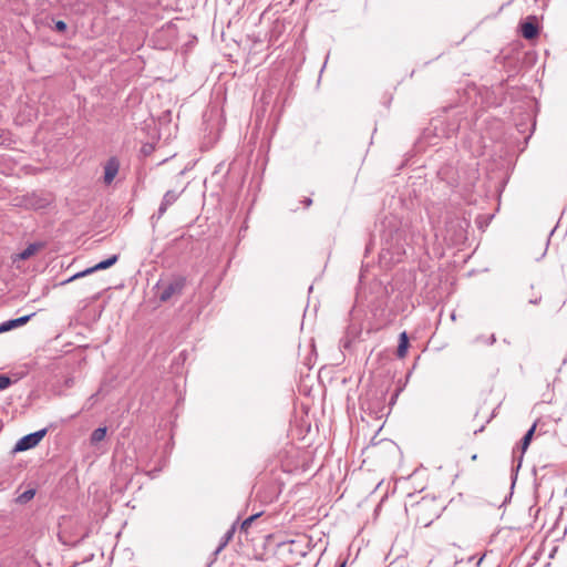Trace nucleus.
Instances as JSON below:
<instances>
[{"label":"nucleus","instance_id":"nucleus-10","mask_svg":"<svg viewBox=\"0 0 567 567\" xmlns=\"http://www.w3.org/2000/svg\"><path fill=\"white\" fill-rule=\"evenodd\" d=\"M535 430H536V424H534L527 432L526 434L524 435V437L522 439V442H520V456H519V464L518 466L520 465V462H522V458H523V455L524 453L527 451L530 442H532V439H533V435L535 433Z\"/></svg>","mask_w":567,"mask_h":567},{"label":"nucleus","instance_id":"nucleus-12","mask_svg":"<svg viewBox=\"0 0 567 567\" xmlns=\"http://www.w3.org/2000/svg\"><path fill=\"white\" fill-rule=\"evenodd\" d=\"M106 436V427H97L93 431L91 434V443L97 444L99 442L103 441Z\"/></svg>","mask_w":567,"mask_h":567},{"label":"nucleus","instance_id":"nucleus-21","mask_svg":"<svg viewBox=\"0 0 567 567\" xmlns=\"http://www.w3.org/2000/svg\"><path fill=\"white\" fill-rule=\"evenodd\" d=\"M433 518H434V517L430 518L429 520H425V519H424V520H421V519H420V522H421V523H423V524H424V526H429V525L433 522Z\"/></svg>","mask_w":567,"mask_h":567},{"label":"nucleus","instance_id":"nucleus-20","mask_svg":"<svg viewBox=\"0 0 567 567\" xmlns=\"http://www.w3.org/2000/svg\"><path fill=\"white\" fill-rule=\"evenodd\" d=\"M47 204H49V200H47V202H45V204H42V203H41V200H40V199H38L37 207H38V209H39V208L44 207Z\"/></svg>","mask_w":567,"mask_h":567},{"label":"nucleus","instance_id":"nucleus-7","mask_svg":"<svg viewBox=\"0 0 567 567\" xmlns=\"http://www.w3.org/2000/svg\"><path fill=\"white\" fill-rule=\"evenodd\" d=\"M520 32L525 39L532 40L538 34V27L532 20H527L520 24Z\"/></svg>","mask_w":567,"mask_h":567},{"label":"nucleus","instance_id":"nucleus-1","mask_svg":"<svg viewBox=\"0 0 567 567\" xmlns=\"http://www.w3.org/2000/svg\"><path fill=\"white\" fill-rule=\"evenodd\" d=\"M185 286V279L184 278H175L166 284H163L161 287V291L158 295V298L161 301L166 302L172 297L178 296L182 293Z\"/></svg>","mask_w":567,"mask_h":567},{"label":"nucleus","instance_id":"nucleus-2","mask_svg":"<svg viewBox=\"0 0 567 567\" xmlns=\"http://www.w3.org/2000/svg\"><path fill=\"white\" fill-rule=\"evenodd\" d=\"M117 259H118L117 255H113L110 258H107V259H105L103 261H100L94 267L87 268L86 270L78 272V274L73 275L72 277L61 281L60 285H65L68 282L73 281L76 278H80V277H83L85 275L92 274V272H94L96 270L107 269L109 267L113 266L117 261Z\"/></svg>","mask_w":567,"mask_h":567},{"label":"nucleus","instance_id":"nucleus-22","mask_svg":"<svg viewBox=\"0 0 567 567\" xmlns=\"http://www.w3.org/2000/svg\"><path fill=\"white\" fill-rule=\"evenodd\" d=\"M495 340H496V339H495V336H494V334H492V336L488 338L487 343H488V344H493V343L495 342Z\"/></svg>","mask_w":567,"mask_h":567},{"label":"nucleus","instance_id":"nucleus-16","mask_svg":"<svg viewBox=\"0 0 567 567\" xmlns=\"http://www.w3.org/2000/svg\"><path fill=\"white\" fill-rule=\"evenodd\" d=\"M429 505H430V502L423 501V502L419 503L417 509L420 512H423L429 507Z\"/></svg>","mask_w":567,"mask_h":567},{"label":"nucleus","instance_id":"nucleus-6","mask_svg":"<svg viewBox=\"0 0 567 567\" xmlns=\"http://www.w3.org/2000/svg\"><path fill=\"white\" fill-rule=\"evenodd\" d=\"M179 197V193L175 190H167L163 197L161 206L158 208V217H162L167 208L173 205Z\"/></svg>","mask_w":567,"mask_h":567},{"label":"nucleus","instance_id":"nucleus-23","mask_svg":"<svg viewBox=\"0 0 567 567\" xmlns=\"http://www.w3.org/2000/svg\"><path fill=\"white\" fill-rule=\"evenodd\" d=\"M311 203H312V200H311L310 198H308V199L306 200V205H307V206H310V205H311Z\"/></svg>","mask_w":567,"mask_h":567},{"label":"nucleus","instance_id":"nucleus-24","mask_svg":"<svg viewBox=\"0 0 567 567\" xmlns=\"http://www.w3.org/2000/svg\"><path fill=\"white\" fill-rule=\"evenodd\" d=\"M2 137V134H0V138Z\"/></svg>","mask_w":567,"mask_h":567},{"label":"nucleus","instance_id":"nucleus-19","mask_svg":"<svg viewBox=\"0 0 567 567\" xmlns=\"http://www.w3.org/2000/svg\"><path fill=\"white\" fill-rule=\"evenodd\" d=\"M230 537H231V533H228L227 536H226L225 542L219 546L217 551H219L226 545V543L229 540Z\"/></svg>","mask_w":567,"mask_h":567},{"label":"nucleus","instance_id":"nucleus-13","mask_svg":"<svg viewBox=\"0 0 567 567\" xmlns=\"http://www.w3.org/2000/svg\"><path fill=\"white\" fill-rule=\"evenodd\" d=\"M33 254H35V243H30L28 247L18 255V258L23 260L29 258Z\"/></svg>","mask_w":567,"mask_h":567},{"label":"nucleus","instance_id":"nucleus-15","mask_svg":"<svg viewBox=\"0 0 567 567\" xmlns=\"http://www.w3.org/2000/svg\"><path fill=\"white\" fill-rule=\"evenodd\" d=\"M55 30L59 32H63L66 30V23L64 21H56L55 22Z\"/></svg>","mask_w":567,"mask_h":567},{"label":"nucleus","instance_id":"nucleus-9","mask_svg":"<svg viewBox=\"0 0 567 567\" xmlns=\"http://www.w3.org/2000/svg\"><path fill=\"white\" fill-rule=\"evenodd\" d=\"M409 349V338L405 331L401 332L399 336V346L396 350V355L400 359L405 358Z\"/></svg>","mask_w":567,"mask_h":567},{"label":"nucleus","instance_id":"nucleus-4","mask_svg":"<svg viewBox=\"0 0 567 567\" xmlns=\"http://www.w3.org/2000/svg\"><path fill=\"white\" fill-rule=\"evenodd\" d=\"M35 446V432L21 437L14 445L12 453L23 452Z\"/></svg>","mask_w":567,"mask_h":567},{"label":"nucleus","instance_id":"nucleus-5","mask_svg":"<svg viewBox=\"0 0 567 567\" xmlns=\"http://www.w3.org/2000/svg\"><path fill=\"white\" fill-rule=\"evenodd\" d=\"M32 316H33V313L27 315V316H22V317L17 318V319L7 320V321L0 323V333L10 331V330H12L14 328H18V327H21V326L25 324L32 318Z\"/></svg>","mask_w":567,"mask_h":567},{"label":"nucleus","instance_id":"nucleus-17","mask_svg":"<svg viewBox=\"0 0 567 567\" xmlns=\"http://www.w3.org/2000/svg\"><path fill=\"white\" fill-rule=\"evenodd\" d=\"M45 433H47V430H45V429L38 430V443L43 439V436L45 435Z\"/></svg>","mask_w":567,"mask_h":567},{"label":"nucleus","instance_id":"nucleus-14","mask_svg":"<svg viewBox=\"0 0 567 567\" xmlns=\"http://www.w3.org/2000/svg\"><path fill=\"white\" fill-rule=\"evenodd\" d=\"M11 384V379L7 375H0V390L7 389Z\"/></svg>","mask_w":567,"mask_h":567},{"label":"nucleus","instance_id":"nucleus-11","mask_svg":"<svg viewBox=\"0 0 567 567\" xmlns=\"http://www.w3.org/2000/svg\"><path fill=\"white\" fill-rule=\"evenodd\" d=\"M35 496V487H29L23 493L17 496L16 502L18 504H25Z\"/></svg>","mask_w":567,"mask_h":567},{"label":"nucleus","instance_id":"nucleus-18","mask_svg":"<svg viewBox=\"0 0 567 567\" xmlns=\"http://www.w3.org/2000/svg\"><path fill=\"white\" fill-rule=\"evenodd\" d=\"M255 516H251L247 519L244 520L243 523V528H246L247 526H249L251 524V522L254 520Z\"/></svg>","mask_w":567,"mask_h":567},{"label":"nucleus","instance_id":"nucleus-8","mask_svg":"<svg viewBox=\"0 0 567 567\" xmlns=\"http://www.w3.org/2000/svg\"><path fill=\"white\" fill-rule=\"evenodd\" d=\"M442 125V122L440 120H435L432 122L431 127H427L425 130V138L436 137V138H452V135L445 134L443 131L442 133H439V126Z\"/></svg>","mask_w":567,"mask_h":567},{"label":"nucleus","instance_id":"nucleus-3","mask_svg":"<svg viewBox=\"0 0 567 567\" xmlns=\"http://www.w3.org/2000/svg\"><path fill=\"white\" fill-rule=\"evenodd\" d=\"M118 168H120V163L115 157H111L110 159L106 161V163L104 164V176H103V182L106 185L112 184V182L114 181L115 176L118 173Z\"/></svg>","mask_w":567,"mask_h":567}]
</instances>
